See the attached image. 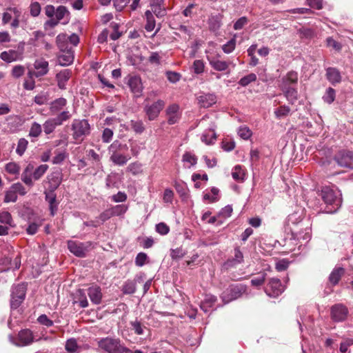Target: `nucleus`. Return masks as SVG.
<instances>
[{"instance_id": "1", "label": "nucleus", "mask_w": 353, "mask_h": 353, "mask_svg": "<svg viewBox=\"0 0 353 353\" xmlns=\"http://www.w3.org/2000/svg\"><path fill=\"white\" fill-rule=\"evenodd\" d=\"M319 196L326 205L324 209L325 213L336 212L341 205L342 199L339 191L334 190L330 187H324L322 188Z\"/></svg>"}, {"instance_id": "2", "label": "nucleus", "mask_w": 353, "mask_h": 353, "mask_svg": "<svg viewBox=\"0 0 353 353\" xmlns=\"http://www.w3.org/2000/svg\"><path fill=\"white\" fill-rule=\"evenodd\" d=\"M128 148L126 144H122L119 141H114L108 147V153L110 154V160L115 165L119 166L124 165L130 159L129 155H125L123 152L128 150Z\"/></svg>"}, {"instance_id": "3", "label": "nucleus", "mask_w": 353, "mask_h": 353, "mask_svg": "<svg viewBox=\"0 0 353 353\" xmlns=\"http://www.w3.org/2000/svg\"><path fill=\"white\" fill-rule=\"evenodd\" d=\"M99 347L108 353H131V350L123 346L119 340L109 337L100 340Z\"/></svg>"}, {"instance_id": "4", "label": "nucleus", "mask_w": 353, "mask_h": 353, "mask_svg": "<svg viewBox=\"0 0 353 353\" xmlns=\"http://www.w3.org/2000/svg\"><path fill=\"white\" fill-rule=\"evenodd\" d=\"M300 224L301 226H303L302 218L301 216L298 212H294L288 216V225L289 226L294 225V228H291V231L292 234L295 236L298 239H303V240L308 241L310 239V229L307 228L305 229V232L304 234H302V232L297 230L296 228V225Z\"/></svg>"}, {"instance_id": "5", "label": "nucleus", "mask_w": 353, "mask_h": 353, "mask_svg": "<svg viewBox=\"0 0 353 353\" xmlns=\"http://www.w3.org/2000/svg\"><path fill=\"white\" fill-rule=\"evenodd\" d=\"M90 124L86 119H74L72 123V137L77 141H82L90 133Z\"/></svg>"}, {"instance_id": "6", "label": "nucleus", "mask_w": 353, "mask_h": 353, "mask_svg": "<svg viewBox=\"0 0 353 353\" xmlns=\"http://www.w3.org/2000/svg\"><path fill=\"white\" fill-rule=\"evenodd\" d=\"M9 341L18 347L28 346L34 342L33 333L29 329H23L19 332L17 337L10 335Z\"/></svg>"}, {"instance_id": "7", "label": "nucleus", "mask_w": 353, "mask_h": 353, "mask_svg": "<svg viewBox=\"0 0 353 353\" xmlns=\"http://www.w3.org/2000/svg\"><path fill=\"white\" fill-rule=\"evenodd\" d=\"M68 248L71 253L77 257H84L86 255L91 243L90 242L82 243L70 240L68 241Z\"/></svg>"}, {"instance_id": "8", "label": "nucleus", "mask_w": 353, "mask_h": 353, "mask_svg": "<svg viewBox=\"0 0 353 353\" xmlns=\"http://www.w3.org/2000/svg\"><path fill=\"white\" fill-rule=\"evenodd\" d=\"M11 307L16 309L17 308L26 296V288L23 284H19L17 286H14L12 290L11 295Z\"/></svg>"}, {"instance_id": "9", "label": "nucleus", "mask_w": 353, "mask_h": 353, "mask_svg": "<svg viewBox=\"0 0 353 353\" xmlns=\"http://www.w3.org/2000/svg\"><path fill=\"white\" fill-rule=\"evenodd\" d=\"M221 55L217 54L216 55L208 56L207 59L209 61L210 66L216 71L224 72L226 71L230 65L233 67L235 64L230 61H225L220 59Z\"/></svg>"}, {"instance_id": "10", "label": "nucleus", "mask_w": 353, "mask_h": 353, "mask_svg": "<svg viewBox=\"0 0 353 353\" xmlns=\"http://www.w3.org/2000/svg\"><path fill=\"white\" fill-rule=\"evenodd\" d=\"M244 292L245 288L243 286L232 285L222 293L221 298L227 303L240 297Z\"/></svg>"}, {"instance_id": "11", "label": "nucleus", "mask_w": 353, "mask_h": 353, "mask_svg": "<svg viewBox=\"0 0 353 353\" xmlns=\"http://www.w3.org/2000/svg\"><path fill=\"white\" fill-rule=\"evenodd\" d=\"M337 164L343 168L353 169V153L350 151H340L334 157Z\"/></svg>"}, {"instance_id": "12", "label": "nucleus", "mask_w": 353, "mask_h": 353, "mask_svg": "<svg viewBox=\"0 0 353 353\" xmlns=\"http://www.w3.org/2000/svg\"><path fill=\"white\" fill-rule=\"evenodd\" d=\"M284 290L285 287L279 279L272 278L270 279L265 291L269 296L276 297L280 295Z\"/></svg>"}, {"instance_id": "13", "label": "nucleus", "mask_w": 353, "mask_h": 353, "mask_svg": "<svg viewBox=\"0 0 353 353\" xmlns=\"http://www.w3.org/2000/svg\"><path fill=\"white\" fill-rule=\"evenodd\" d=\"M164 106L165 102L161 99L157 100L151 105H146L144 110L148 119L152 121L157 118Z\"/></svg>"}, {"instance_id": "14", "label": "nucleus", "mask_w": 353, "mask_h": 353, "mask_svg": "<svg viewBox=\"0 0 353 353\" xmlns=\"http://www.w3.org/2000/svg\"><path fill=\"white\" fill-rule=\"evenodd\" d=\"M347 309L342 304H336L332 307L331 316L334 321H343L347 316Z\"/></svg>"}, {"instance_id": "15", "label": "nucleus", "mask_w": 353, "mask_h": 353, "mask_svg": "<svg viewBox=\"0 0 353 353\" xmlns=\"http://www.w3.org/2000/svg\"><path fill=\"white\" fill-rule=\"evenodd\" d=\"M165 0H150V6L151 7V12L154 14L157 17L162 18L166 15V8L164 6Z\"/></svg>"}, {"instance_id": "16", "label": "nucleus", "mask_w": 353, "mask_h": 353, "mask_svg": "<svg viewBox=\"0 0 353 353\" xmlns=\"http://www.w3.org/2000/svg\"><path fill=\"white\" fill-rule=\"evenodd\" d=\"M49 64L47 61L43 59H37L34 63L33 74L35 77L39 78L45 76L49 71Z\"/></svg>"}, {"instance_id": "17", "label": "nucleus", "mask_w": 353, "mask_h": 353, "mask_svg": "<svg viewBox=\"0 0 353 353\" xmlns=\"http://www.w3.org/2000/svg\"><path fill=\"white\" fill-rule=\"evenodd\" d=\"M166 114L169 124L176 123L180 119L179 106L176 103L169 105L166 110Z\"/></svg>"}, {"instance_id": "18", "label": "nucleus", "mask_w": 353, "mask_h": 353, "mask_svg": "<svg viewBox=\"0 0 353 353\" xmlns=\"http://www.w3.org/2000/svg\"><path fill=\"white\" fill-rule=\"evenodd\" d=\"M128 85L136 97L141 95L143 91V85L140 77L134 76L131 77L128 81Z\"/></svg>"}, {"instance_id": "19", "label": "nucleus", "mask_w": 353, "mask_h": 353, "mask_svg": "<svg viewBox=\"0 0 353 353\" xmlns=\"http://www.w3.org/2000/svg\"><path fill=\"white\" fill-rule=\"evenodd\" d=\"M72 76V71L69 69H64L58 72L56 75L58 87L64 90L66 88V84Z\"/></svg>"}, {"instance_id": "20", "label": "nucleus", "mask_w": 353, "mask_h": 353, "mask_svg": "<svg viewBox=\"0 0 353 353\" xmlns=\"http://www.w3.org/2000/svg\"><path fill=\"white\" fill-rule=\"evenodd\" d=\"M48 183V190L54 192L60 185L62 181V174L59 172H54L47 177Z\"/></svg>"}, {"instance_id": "21", "label": "nucleus", "mask_w": 353, "mask_h": 353, "mask_svg": "<svg viewBox=\"0 0 353 353\" xmlns=\"http://www.w3.org/2000/svg\"><path fill=\"white\" fill-rule=\"evenodd\" d=\"M197 99L199 105L205 108H210L216 103V96L211 93L202 94Z\"/></svg>"}, {"instance_id": "22", "label": "nucleus", "mask_w": 353, "mask_h": 353, "mask_svg": "<svg viewBox=\"0 0 353 353\" xmlns=\"http://www.w3.org/2000/svg\"><path fill=\"white\" fill-rule=\"evenodd\" d=\"M0 58L6 63H11L22 58L21 54L17 50H10L3 51L0 54Z\"/></svg>"}, {"instance_id": "23", "label": "nucleus", "mask_w": 353, "mask_h": 353, "mask_svg": "<svg viewBox=\"0 0 353 353\" xmlns=\"http://www.w3.org/2000/svg\"><path fill=\"white\" fill-rule=\"evenodd\" d=\"M34 170V165L31 163H28L25 168L22 174L21 181L27 185L32 187L34 185L32 181V174Z\"/></svg>"}, {"instance_id": "24", "label": "nucleus", "mask_w": 353, "mask_h": 353, "mask_svg": "<svg viewBox=\"0 0 353 353\" xmlns=\"http://www.w3.org/2000/svg\"><path fill=\"white\" fill-rule=\"evenodd\" d=\"M326 77L327 80L332 84L335 85L341 81V75L338 69L335 68H327L326 69Z\"/></svg>"}, {"instance_id": "25", "label": "nucleus", "mask_w": 353, "mask_h": 353, "mask_svg": "<svg viewBox=\"0 0 353 353\" xmlns=\"http://www.w3.org/2000/svg\"><path fill=\"white\" fill-rule=\"evenodd\" d=\"M88 294L90 301L94 304L101 303L102 299V293L99 286L94 285L88 288Z\"/></svg>"}, {"instance_id": "26", "label": "nucleus", "mask_w": 353, "mask_h": 353, "mask_svg": "<svg viewBox=\"0 0 353 353\" xmlns=\"http://www.w3.org/2000/svg\"><path fill=\"white\" fill-rule=\"evenodd\" d=\"M222 19L223 15L221 14L211 15L208 21L210 30L213 32L219 30L222 25Z\"/></svg>"}, {"instance_id": "27", "label": "nucleus", "mask_w": 353, "mask_h": 353, "mask_svg": "<svg viewBox=\"0 0 353 353\" xmlns=\"http://www.w3.org/2000/svg\"><path fill=\"white\" fill-rule=\"evenodd\" d=\"M216 128V125L212 123L209 127V131L208 132H205L201 136V141L205 143L206 145H212L214 143L216 139V136L214 132V129Z\"/></svg>"}, {"instance_id": "28", "label": "nucleus", "mask_w": 353, "mask_h": 353, "mask_svg": "<svg viewBox=\"0 0 353 353\" xmlns=\"http://www.w3.org/2000/svg\"><path fill=\"white\" fill-rule=\"evenodd\" d=\"M298 81V74L296 72L290 71L285 77H283L281 88L285 89L290 87V85L296 83Z\"/></svg>"}, {"instance_id": "29", "label": "nucleus", "mask_w": 353, "mask_h": 353, "mask_svg": "<svg viewBox=\"0 0 353 353\" xmlns=\"http://www.w3.org/2000/svg\"><path fill=\"white\" fill-rule=\"evenodd\" d=\"M46 195V200L49 203V208L50 210V214L52 216H54L55 214V212L57 210V206L58 203H57V197L56 194L54 193V192H51L49 190V192H45Z\"/></svg>"}, {"instance_id": "30", "label": "nucleus", "mask_w": 353, "mask_h": 353, "mask_svg": "<svg viewBox=\"0 0 353 353\" xmlns=\"http://www.w3.org/2000/svg\"><path fill=\"white\" fill-rule=\"evenodd\" d=\"M74 61L73 52L71 50H63V53L58 57V62L62 66L71 64Z\"/></svg>"}, {"instance_id": "31", "label": "nucleus", "mask_w": 353, "mask_h": 353, "mask_svg": "<svg viewBox=\"0 0 353 353\" xmlns=\"http://www.w3.org/2000/svg\"><path fill=\"white\" fill-rule=\"evenodd\" d=\"M67 104V101L64 98H59L54 101H53L50 103V112L53 114L57 113L60 110H61Z\"/></svg>"}, {"instance_id": "32", "label": "nucleus", "mask_w": 353, "mask_h": 353, "mask_svg": "<svg viewBox=\"0 0 353 353\" xmlns=\"http://www.w3.org/2000/svg\"><path fill=\"white\" fill-rule=\"evenodd\" d=\"M243 261V254L239 248H236L234 250V258L232 259H228L225 263V265L228 267H231L238 263H241Z\"/></svg>"}, {"instance_id": "33", "label": "nucleus", "mask_w": 353, "mask_h": 353, "mask_svg": "<svg viewBox=\"0 0 353 353\" xmlns=\"http://www.w3.org/2000/svg\"><path fill=\"white\" fill-rule=\"evenodd\" d=\"M182 161L185 164V166L186 168H190L196 164L197 158L194 154L190 152H186L182 157Z\"/></svg>"}, {"instance_id": "34", "label": "nucleus", "mask_w": 353, "mask_h": 353, "mask_svg": "<svg viewBox=\"0 0 353 353\" xmlns=\"http://www.w3.org/2000/svg\"><path fill=\"white\" fill-rule=\"evenodd\" d=\"M145 17L146 19V24L145 29L147 32H152L156 26V21L154 17L150 10H146L145 12Z\"/></svg>"}, {"instance_id": "35", "label": "nucleus", "mask_w": 353, "mask_h": 353, "mask_svg": "<svg viewBox=\"0 0 353 353\" xmlns=\"http://www.w3.org/2000/svg\"><path fill=\"white\" fill-rule=\"evenodd\" d=\"M219 190L216 188H212L210 192H206L203 194V200L208 203L216 202L219 199Z\"/></svg>"}, {"instance_id": "36", "label": "nucleus", "mask_w": 353, "mask_h": 353, "mask_svg": "<svg viewBox=\"0 0 353 353\" xmlns=\"http://www.w3.org/2000/svg\"><path fill=\"white\" fill-rule=\"evenodd\" d=\"M344 272L345 270L343 268H336L334 269L329 276L330 282L333 285L337 284L341 277L344 274Z\"/></svg>"}, {"instance_id": "37", "label": "nucleus", "mask_w": 353, "mask_h": 353, "mask_svg": "<svg viewBox=\"0 0 353 353\" xmlns=\"http://www.w3.org/2000/svg\"><path fill=\"white\" fill-rule=\"evenodd\" d=\"M34 77H35V76L33 74V70H28L27 73V77L23 82V88L25 90H32L35 88V81Z\"/></svg>"}, {"instance_id": "38", "label": "nucleus", "mask_w": 353, "mask_h": 353, "mask_svg": "<svg viewBox=\"0 0 353 353\" xmlns=\"http://www.w3.org/2000/svg\"><path fill=\"white\" fill-rule=\"evenodd\" d=\"M285 93V96L287 100L291 103H294L298 98L297 90L293 88L287 87L285 89H282Z\"/></svg>"}, {"instance_id": "39", "label": "nucleus", "mask_w": 353, "mask_h": 353, "mask_svg": "<svg viewBox=\"0 0 353 353\" xmlns=\"http://www.w3.org/2000/svg\"><path fill=\"white\" fill-rule=\"evenodd\" d=\"M59 125V124L57 123V121L53 119H49L43 123V130L44 132L46 134H49L52 133L57 126Z\"/></svg>"}, {"instance_id": "40", "label": "nucleus", "mask_w": 353, "mask_h": 353, "mask_svg": "<svg viewBox=\"0 0 353 353\" xmlns=\"http://www.w3.org/2000/svg\"><path fill=\"white\" fill-rule=\"evenodd\" d=\"M232 178L236 181H243L244 180L245 172L239 165H236L232 171Z\"/></svg>"}, {"instance_id": "41", "label": "nucleus", "mask_w": 353, "mask_h": 353, "mask_svg": "<svg viewBox=\"0 0 353 353\" xmlns=\"http://www.w3.org/2000/svg\"><path fill=\"white\" fill-rule=\"evenodd\" d=\"M0 222L3 224L8 225L9 227H14L12 216L10 213L7 211L0 212Z\"/></svg>"}, {"instance_id": "42", "label": "nucleus", "mask_w": 353, "mask_h": 353, "mask_svg": "<svg viewBox=\"0 0 353 353\" xmlns=\"http://www.w3.org/2000/svg\"><path fill=\"white\" fill-rule=\"evenodd\" d=\"M56 42L59 48L63 51L68 48V35L66 34H59L56 38Z\"/></svg>"}, {"instance_id": "43", "label": "nucleus", "mask_w": 353, "mask_h": 353, "mask_svg": "<svg viewBox=\"0 0 353 353\" xmlns=\"http://www.w3.org/2000/svg\"><path fill=\"white\" fill-rule=\"evenodd\" d=\"M48 165L46 164H42L38 166L36 169L34 168L32 179L34 180H39L48 170Z\"/></svg>"}, {"instance_id": "44", "label": "nucleus", "mask_w": 353, "mask_h": 353, "mask_svg": "<svg viewBox=\"0 0 353 353\" xmlns=\"http://www.w3.org/2000/svg\"><path fill=\"white\" fill-rule=\"evenodd\" d=\"M55 156L52 159L53 164H61L68 157V154L65 151L56 150Z\"/></svg>"}, {"instance_id": "45", "label": "nucleus", "mask_w": 353, "mask_h": 353, "mask_svg": "<svg viewBox=\"0 0 353 353\" xmlns=\"http://www.w3.org/2000/svg\"><path fill=\"white\" fill-rule=\"evenodd\" d=\"M112 212V214L113 216H121L123 214H125L128 208L127 205L121 204V205H117L115 206H113L110 208Z\"/></svg>"}, {"instance_id": "46", "label": "nucleus", "mask_w": 353, "mask_h": 353, "mask_svg": "<svg viewBox=\"0 0 353 353\" xmlns=\"http://www.w3.org/2000/svg\"><path fill=\"white\" fill-rule=\"evenodd\" d=\"M256 75L254 73H250L243 77H242L239 81V84L243 87H245L248 85L250 83L254 82L256 81Z\"/></svg>"}, {"instance_id": "47", "label": "nucleus", "mask_w": 353, "mask_h": 353, "mask_svg": "<svg viewBox=\"0 0 353 353\" xmlns=\"http://www.w3.org/2000/svg\"><path fill=\"white\" fill-rule=\"evenodd\" d=\"M79 346L77 345V341L73 339H68L65 343V350L70 353L79 352Z\"/></svg>"}, {"instance_id": "48", "label": "nucleus", "mask_w": 353, "mask_h": 353, "mask_svg": "<svg viewBox=\"0 0 353 353\" xmlns=\"http://www.w3.org/2000/svg\"><path fill=\"white\" fill-rule=\"evenodd\" d=\"M25 74V67L21 65H14L11 70V75L14 79H19Z\"/></svg>"}, {"instance_id": "49", "label": "nucleus", "mask_w": 353, "mask_h": 353, "mask_svg": "<svg viewBox=\"0 0 353 353\" xmlns=\"http://www.w3.org/2000/svg\"><path fill=\"white\" fill-rule=\"evenodd\" d=\"M28 144V141L26 139H20L18 141L17 147L16 149L17 154L19 156H22L26 150Z\"/></svg>"}, {"instance_id": "50", "label": "nucleus", "mask_w": 353, "mask_h": 353, "mask_svg": "<svg viewBox=\"0 0 353 353\" xmlns=\"http://www.w3.org/2000/svg\"><path fill=\"white\" fill-rule=\"evenodd\" d=\"M5 169L7 172L11 174H18L20 172V166L14 162L7 163Z\"/></svg>"}, {"instance_id": "51", "label": "nucleus", "mask_w": 353, "mask_h": 353, "mask_svg": "<svg viewBox=\"0 0 353 353\" xmlns=\"http://www.w3.org/2000/svg\"><path fill=\"white\" fill-rule=\"evenodd\" d=\"M17 200V195L14 190L12 189V187L11 186L10 189L6 191L4 197V202L5 203H10V202H15Z\"/></svg>"}, {"instance_id": "52", "label": "nucleus", "mask_w": 353, "mask_h": 353, "mask_svg": "<svg viewBox=\"0 0 353 353\" xmlns=\"http://www.w3.org/2000/svg\"><path fill=\"white\" fill-rule=\"evenodd\" d=\"M235 46L236 39L232 38L222 46V50L225 53L230 54L235 49Z\"/></svg>"}, {"instance_id": "53", "label": "nucleus", "mask_w": 353, "mask_h": 353, "mask_svg": "<svg viewBox=\"0 0 353 353\" xmlns=\"http://www.w3.org/2000/svg\"><path fill=\"white\" fill-rule=\"evenodd\" d=\"M42 129L40 124L38 123H33L29 131V136L32 137H37L41 133Z\"/></svg>"}, {"instance_id": "54", "label": "nucleus", "mask_w": 353, "mask_h": 353, "mask_svg": "<svg viewBox=\"0 0 353 353\" xmlns=\"http://www.w3.org/2000/svg\"><path fill=\"white\" fill-rule=\"evenodd\" d=\"M323 99L325 102L332 103L335 99V90L332 88H327Z\"/></svg>"}, {"instance_id": "55", "label": "nucleus", "mask_w": 353, "mask_h": 353, "mask_svg": "<svg viewBox=\"0 0 353 353\" xmlns=\"http://www.w3.org/2000/svg\"><path fill=\"white\" fill-rule=\"evenodd\" d=\"M290 112V108L288 106H280L274 111V114L278 119L286 117Z\"/></svg>"}, {"instance_id": "56", "label": "nucleus", "mask_w": 353, "mask_h": 353, "mask_svg": "<svg viewBox=\"0 0 353 353\" xmlns=\"http://www.w3.org/2000/svg\"><path fill=\"white\" fill-rule=\"evenodd\" d=\"M252 131L246 126L240 127L238 130L239 137L245 140H248L252 136Z\"/></svg>"}, {"instance_id": "57", "label": "nucleus", "mask_w": 353, "mask_h": 353, "mask_svg": "<svg viewBox=\"0 0 353 353\" xmlns=\"http://www.w3.org/2000/svg\"><path fill=\"white\" fill-rule=\"evenodd\" d=\"M127 170L133 175H137L142 172L141 164L138 162L132 163L128 166Z\"/></svg>"}, {"instance_id": "58", "label": "nucleus", "mask_w": 353, "mask_h": 353, "mask_svg": "<svg viewBox=\"0 0 353 353\" xmlns=\"http://www.w3.org/2000/svg\"><path fill=\"white\" fill-rule=\"evenodd\" d=\"M148 255L144 252L139 253L135 259V264L139 267H142L148 262Z\"/></svg>"}, {"instance_id": "59", "label": "nucleus", "mask_w": 353, "mask_h": 353, "mask_svg": "<svg viewBox=\"0 0 353 353\" xmlns=\"http://www.w3.org/2000/svg\"><path fill=\"white\" fill-rule=\"evenodd\" d=\"M123 292L124 294H133L136 291V285L133 281H127L123 286Z\"/></svg>"}, {"instance_id": "60", "label": "nucleus", "mask_w": 353, "mask_h": 353, "mask_svg": "<svg viewBox=\"0 0 353 353\" xmlns=\"http://www.w3.org/2000/svg\"><path fill=\"white\" fill-rule=\"evenodd\" d=\"M185 254V252L182 248H177L176 249L171 250L170 256L172 259L177 260L183 258Z\"/></svg>"}, {"instance_id": "61", "label": "nucleus", "mask_w": 353, "mask_h": 353, "mask_svg": "<svg viewBox=\"0 0 353 353\" xmlns=\"http://www.w3.org/2000/svg\"><path fill=\"white\" fill-rule=\"evenodd\" d=\"M194 72L196 74H201L204 72L205 64L202 60H195L193 63Z\"/></svg>"}, {"instance_id": "62", "label": "nucleus", "mask_w": 353, "mask_h": 353, "mask_svg": "<svg viewBox=\"0 0 353 353\" xmlns=\"http://www.w3.org/2000/svg\"><path fill=\"white\" fill-rule=\"evenodd\" d=\"M70 117L71 114L68 111H63L59 114L54 119L57 121V123L61 125L64 121L68 120Z\"/></svg>"}, {"instance_id": "63", "label": "nucleus", "mask_w": 353, "mask_h": 353, "mask_svg": "<svg viewBox=\"0 0 353 353\" xmlns=\"http://www.w3.org/2000/svg\"><path fill=\"white\" fill-rule=\"evenodd\" d=\"M30 12L34 17L39 16L41 12L40 4L38 2L32 3L30 6Z\"/></svg>"}, {"instance_id": "64", "label": "nucleus", "mask_w": 353, "mask_h": 353, "mask_svg": "<svg viewBox=\"0 0 353 353\" xmlns=\"http://www.w3.org/2000/svg\"><path fill=\"white\" fill-rule=\"evenodd\" d=\"M156 231L161 235H165L170 232V228L165 223H159L156 225Z\"/></svg>"}]
</instances>
